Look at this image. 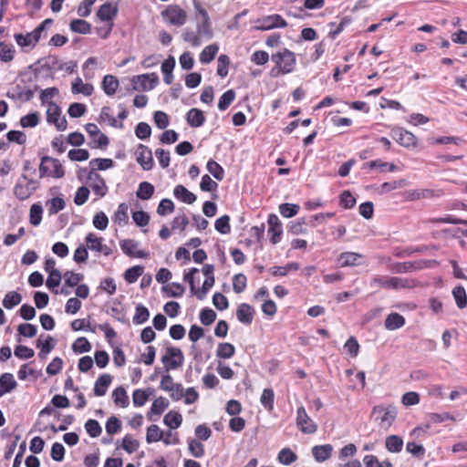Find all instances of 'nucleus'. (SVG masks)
<instances>
[{"label":"nucleus","mask_w":467,"mask_h":467,"mask_svg":"<svg viewBox=\"0 0 467 467\" xmlns=\"http://www.w3.org/2000/svg\"><path fill=\"white\" fill-rule=\"evenodd\" d=\"M72 349L76 353H86L90 351L91 344L86 337H78L75 340L72 345Z\"/></svg>","instance_id":"5fc2aeb1"},{"label":"nucleus","mask_w":467,"mask_h":467,"mask_svg":"<svg viewBox=\"0 0 467 467\" xmlns=\"http://www.w3.org/2000/svg\"><path fill=\"white\" fill-rule=\"evenodd\" d=\"M0 47V60L5 63L12 61L15 57V47L13 45H6L5 43L4 46H1Z\"/></svg>","instance_id":"e2e57ef3"},{"label":"nucleus","mask_w":467,"mask_h":467,"mask_svg":"<svg viewBox=\"0 0 467 467\" xmlns=\"http://www.w3.org/2000/svg\"><path fill=\"white\" fill-rule=\"evenodd\" d=\"M362 257V254L354 252H345L340 254L337 262L341 267L352 266L359 265L358 260Z\"/></svg>","instance_id":"cd10ccee"},{"label":"nucleus","mask_w":467,"mask_h":467,"mask_svg":"<svg viewBox=\"0 0 467 467\" xmlns=\"http://www.w3.org/2000/svg\"><path fill=\"white\" fill-rule=\"evenodd\" d=\"M235 352V348L231 343H220L216 350V356L221 358H231Z\"/></svg>","instance_id":"a19ab883"},{"label":"nucleus","mask_w":467,"mask_h":467,"mask_svg":"<svg viewBox=\"0 0 467 467\" xmlns=\"http://www.w3.org/2000/svg\"><path fill=\"white\" fill-rule=\"evenodd\" d=\"M111 379L112 378L109 374L99 376L94 385V394L99 397L104 396L111 383Z\"/></svg>","instance_id":"bb28decb"},{"label":"nucleus","mask_w":467,"mask_h":467,"mask_svg":"<svg viewBox=\"0 0 467 467\" xmlns=\"http://www.w3.org/2000/svg\"><path fill=\"white\" fill-rule=\"evenodd\" d=\"M230 59L227 55L222 54L217 60V75L224 78L228 74Z\"/></svg>","instance_id":"bf43d9fd"},{"label":"nucleus","mask_w":467,"mask_h":467,"mask_svg":"<svg viewBox=\"0 0 467 467\" xmlns=\"http://www.w3.org/2000/svg\"><path fill=\"white\" fill-rule=\"evenodd\" d=\"M119 79L113 75H106L102 80V88L104 92L112 96L115 94L117 88H119Z\"/></svg>","instance_id":"2f4dec72"},{"label":"nucleus","mask_w":467,"mask_h":467,"mask_svg":"<svg viewBox=\"0 0 467 467\" xmlns=\"http://www.w3.org/2000/svg\"><path fill=\"white\" fill-rule=\"evenodd\" d=\"M438 265V262L436 260H424L418 263H410L406 262L403 264H398L395 267V271L397 273H407L413 269H421L423 267H433Z\"/></svg>","instance_id":"6ab92c4d"},{"label":"nucleus","mask_w":467,"mask_h":467,"mask_svg":"<svg viewBox=\"0 0 467 467\" xmlns=\"http://www.w3.org/2000/svg\"><path fill=\"white\" fill-rule=\"evenodd\" d=\"M442 195L441 190L433 189H413L404 192L406 201L414 202L421 199L438 198Z\"/></svg>","instance_id":"f8f14e48"},{"label":"nucleus","mask_w":467,"mask_h":467,"mask_svg":"<svg viewBox=\"0 0 467 467\" xmlns=\"http://www.w3.org/2000/svg\"><path fill=\"white\" fill-rule=\"evenodd\" d=\"M136 161L144 171H150L153 167L151 150L145 145L140 144L136 150Z\"/></svg>","instance_id":"4468645a"},{"label":"nucleus","mask_w":467,"mask_h":467,"mask_svg":"<svg viewBox=\"0 0 467 467\" xmlns=\"http://www.w3.org/2000/svg\"><path fill=\"white\" fill-rule=\"evenodd\" d=\"M16 386L17 383L14 376L11 373H4L0 377V397L4 396L5 393L11 392Z\"/></svg>","instance_id":"393cba45"},{"label":"nucleus","mask_w":467,"mask_h":467,"mask_svg":"<svg viewBox=\"0 0 467 467\" xmlns=\"http://www.w3.org/2000/svg\"><path fill=\"white\" fill-rule=\"evenodd\" d=\"M43 208L38 203H34L30 208L29 220L30 223L37 226L42 220Z\"/></svg>","instance_id":"864d4df0"},{"label":"nucleus","mask_w":467,"mask_h":467,"mask_svg":"<svg viewBox=\"0 0 467 467\" xmlns=\"http://www.w3.org/2000/svg\"><path fill=\"white\" fill-rule=\"evenodd\" d=\"M154 192L155 188L151 183L148 182H142L139 184L136 196L140 200L146 201L152 197Z\"/></svg>","instance_id":"f704fd0d"},{"label":"nucleus","mask_w":467,"mask_h":467,"mask_svg":"<svg viewBox=\"0 0 467 467\" xmlns=\"http://www.w3.org/2000/svg\"><path fill=\"white\" fill-rule=\"evenodd\" d=\"M182 421V415L177 411L168 412L163 419V422L171 429H177L180 427Z\"/></svg>","instance_id":"37998d69"},{"label":"nucleus","mask_w":467,"mask_h":467,"mask_svg":"<svg viewBox=\"0 0 467 467\" xmlns=\"http://www.w3.org/2000/svg\"><path fill=\"white\" fill-rule=\"evenodd\" d=\"M163 432L160 430L158 425L152 424L148 427L146 441L148 443L156 442L162 439Z\"/></svg>","instance_id":"8fccbe9b"},{"label":"nucleus","mask_w":467,"mask_h":467,"mask_svg":"<svg viewBox=\"0 0 467 467\" xmlns=\"http://www.w3.org/2000/svg\"><path fill=\"white\" fill-rule=\"evenodd\" d=\"M188 449L193 457L201 458L204 455L203 444L196 440H191L189 441Z\"/></svg>","instance_id":"338daca9"},{"label":"nucleus","mask_w":467,"mask_h":467,"mask_svg":"<svg viewBox=\"0 0 467 467\" xmlns=\"http://www.w3.org/2000/svg\"><path fill=\"white\" fill-rule=\"evenodd\" d=\"M85 128L88 135L92 138L94 147H105L109 144L108 137L100 133V130L96 124L88 123Z\"/></svg>","instance_id":"a211bd4d"},{"label":"nucleus","mask_w":467,"mask_h":467,"mask_svg":"<svg viewBox=\"0 0 467 467\" xmlns=\"http://www.w3.org/2000/svg\"><path fill=\"white\" fill-rule=\"evenodd\" d=\"M70 29L78 34H88L91 30V25L82 19H74L70 23Z\"/></svg>","instance_id":"79ce46f5"},{"label":"nucleus","mask_w":467,"mask_h":467,"mask_svg":"<svg viewBox=\"0 0 467 467\" xmlns=\"http://www.w3.org/2000/svg\"><path fill=\"white\" fill-rule=\"evenodd\" d=\"M235 91L234 89H228L220 98L218 102V109L220 110H225L234 100Z\"/></svg>","instance_id":"3c124183"},{"label":"nucleus","mask_w":467,"mask_h":467,"mask_svg":"<svg viewBox=\"0 0 467 467\" xmlns=\"http://www.w3.org/2000/svg\"><path fill=\"white\" fill-rule=\"evenodd\" d=\"M175 58L173 57H169L161 65L163 80L167 85L171 84L173 80L172 70L175 67Z\"/></svg>","instance_id":"c756f323"},{"label":"nucleus","mask_w":467,"mask_h":467,"mask_svg":"<svg viewBox=\"0 0 467 467\" xmlns=\"http://www.w3.org/2000/svg\"><path fill=\"white\" fill-rule=\"evenodd\" d=\"M385 447L389 452H400L403 447V440L398 435L388 436Z\"/></svg>","instance_id":"c9c22d12"},{"label":"nucleus","mask_w":467,"mask_h":467,"mask_svg":"<svg viewBox=\"0 0 467 467\" xmlns=\"http://www.w3.org/2000/svg\"><path fill=\"white\" fill-rule=\"evenodd\" d=\"M88 183L96 195L99 197L106 195L108 192V186L104 179L97 171L88 172Z\"/></svg>","instance_id":"2eb2a0df"},{"label":"nucleus","mask_w":467,"mask_h":467,"mask_svg":"<svg viewBox=\"0 0 467 467\" xmlns=\"http://www.w3.org/2000/svg\"><path fill=\"white\" fill-rule=\"evenodd\" d=\"M37 188V182L34 179H28L26 173H23L16 183L13 192L14 195L25 201L28 199Z\"/></svg>","instance_id":"39448f33"},{"label":"nucleus","mask_w":467,"mask_h":467,"mask_svg":"<svg viewBox=\"0 0 467 467\" xmlns=\"http://www.w3.org/2000/svg\"><path fill=\"white\" fill-rule=\"evenodd\" d=\"M296 424L300 431L306 434L317 431V426L307 415L304 407H299L296 411Z\"/></svg>","instance_id":"ddd939ff"},{"label":"nucleus","mask_w":467,"mask_h":467,"mask_svg":"<svg viewBox=\"0 0 467 467\" xmlns=\"http://www.w3.org/2000/svg\"><path fill=\"white\" fill-rule=\"evenodd\" d=\"M113 161L111 159L97 158L89 161L90 171H105L113 167Z\"/></svg>","instance_id":"e433bc0d"},{"label":"nucleus","mask_w":467,"mask_h":467,"mask_svg":"<svg viewBox=\"0 0 467 467\" xmlns=\"http://www.w3.org/2000/svg\"><path fill=\"white\" fill-rule=\"evenodd\" d=\"M85 242L87 247L92 252L102 254L105 256H109L112 254L111 248L104 244V239L100 236H97L93 233L87 234Z\"/></svg>","instance_id":"9b49d317"},{"label":"nucleus","mask_w":467,"mask_h":467,"mask_svg":"<svg viewBox=\"0 0 467 467\" xmlns=\"http://www.w3.org/2000/svg\"><path fill=\"white\" fill-rule=\"evenodd\" d=\"M372 414L377 416V420H379L380 427L387 430L396 420L397 409L392 405L387 407L379 405L373 408Z\"/></svg>","instance_id":"1a4fd4ad"},{"label":"nucleus","mask_w":467,"mask_h":467,"mask_svg":"<svg viewBox=\"0 0 467 467\" xmlns=\"http://www.w3.org/2000/svg\"><path fill=\"white\" fill-rule=\"evenodd\" d=\"M58 95V89L57 88H48L41 92L40 99L44 106L54 103V99Z\"/></svg>","instance_id":"0e129e2a"},{"label":"nucleus","mask_w":467,"mask_h":467,"mask_svg":"<svg viewBox=\"0 0 467 467\" xmlns=\"http://www.w3.org/2000/svg\"><path fill=\"white\" fill-rule=\"evenodd\" d=\"M130 83L134 90L149 91L159 84V77L156 73L137 75L131 78Z\"/></svg>","instance_id":"6e6552de"},{"label":"nucleus","mask_w":467,"mask_h":467,"mask_svg":"<svg viewBox=\"0 0 467 467\" xmlns=\"http://www.w3.org/2000/svg\"><path fill=\"white\" fill-rule=\"evenodd\" d=\"M255 23L254 29L260 31L271 30L273 28H284L287 26L286 21L277 14L264 16Z\"/></svg>","instance_id":"9d476101"},{"label":"nucleus","mask_w":467,"mask_h":467,"mask_svg":"<svg viewBox=\"0 0 467 467\" xmlns=\"http://www.w3.org/2000/svg\"><path fill=\"white\" fill-rule=\"evenodd\" d=\"M197 33L199 34L201 38H205L206 40L211 39L213 36V32L212 28V24L209 19H202L197 23Z\"/></svg>","instance_id":"72a5a7b5"},{"label":"nucleus","mask_w":467,"mask_h":467,"mask_svg":"<svg viewBox=\"0 0 467 467\" xmlns=\"http://www.w3.org/2000/svg\"><path fill=\"white\" fill-rule=\"evenodd\" d=\"M112 398L116 405H119L122 408H126L129 406V397L123 387L117 388L112 393Z\"/></svg>","instance_id":"58836bf2"},{"label":"nucleus","mask_w":467,"mask_h":467,"mask_svg":"<svg viewBox=\"0 0 467 467\" xmlns=\"http://www.w3.org/2000/svg\"><path fill=\"white\" fill-rule=\"evenodd\" d=\"M416 285L417 282L413 279L388 275H376L370 282V287L376 290L379 288L388 290L410 289L415 287Z\"/></svg>","instance_id":"f257e3e1"},{"label":"nucleus","mask_w":467,"mask_h":467,"mask_svg":"<svg viewBox=\"0 0 467 467\" xmlns=\"http://www.w3.org/2000/svg\"><path fill=\"white\" fill-rule=\"evenodd\" d=\"M452 296L459 308H464L467 306V295L465 289L462 285H458L453 288Z\"/></svg>","instance_id":"c03bdc74"},{"label":"nucleus","mask_w":467,"mask_h":467,"mask_svg":"<svg viewBox=\"0 0 467 467\" xmlns=\"http://www.w3.org/2000/svg\"><path fill=\"white\" fill-rule=\"evenodd\" d=\"M393 139L405 147H410L416 143L415 136L411 132L402 129L393 130Z\"/></svg>","instance_id":"aec40b11"},{"label":"nucleus","mask_w":467,"mask_h":467,"mask_svg":"<svg viewBox=\"0 0 467 467\" xmlns=\"http://www.w3.org/2000/svg\"><path fill=\"white\" fill-rule=\"evenodd\" d=\"M66 202L60 197H55L47 202V207L49 214H56L65 208Z\"/></svg>","instance_id":"de8ad7c7"},{"label":"nucleus","mask_w":467,"mask_h":467,"mask_svg":"<svg viewBox=\"0 0 467 467\" xmlns=\"http://www.w3.org/2000/svg\"><path fill=\"white\" fill-rule=\"evenodd\" d=\"M275 394L272 389H265L260 398V402L266 410H272L274 406Z\"/></svg>","instance_id":"13d9d810"},{"label":"nucleus","mask_w":467,"mask_h":467,"mask_svg":"<svg viewBox=\"0 0 467 467\" xmlns=\"http://www.w3.org/2000/svg\"><path fill=\"white\" fill-rule=\"evenodd\" d=\"M230 217L228 215H223L219 217L214 223L216 231L220 234H227L231 232Z\"/></svg>","instance_id":"6e6d98bb"},{"label":"nucleus","mask_w":467,"mask_h":467,"mask_svg":"<svg viewBox=\"0 0 467 467\" xmlns=\"http://www.w3.org/2000/svg\"><path fill=\"white\" fill-rule=\"evenodd\" d=\"M333 447L330 444L317 445L312 448V454L317 462H323L330 458Z\"/></svg>","instance_id":"4be33fe9"},{"label":"nucleus","mask_w":467,"mask_h":467,"mask_svg":"<svg viewBox=\"0 0 467 467\" xmlns=\"http://www.w3.org/2000/svg\"><path fill=\"white\" fill-rule=\"evenodd\" d=\"M120 248L123 253L130 257L147 258L148 254L144 251L139 250V243L131 240L125 239L120 242Z\"/></svg>","instance_id":"dca6fc26"},{"label":"nucleus","mask_w":467,"mask_h":467,"mask_svg":"<svg viewBox=\"0 0 467 467\" xmlns=\"http://www.w3.org/2000/svg\"><path fill=\"white\" fill-rule=\"evenodd\" d=\"M277 460L281 464L290 465L297 460V456L289 448H284L279 451Z\"/></svg>","instance_id":"ea45409f"},{"label":"nucleus","mask_w":467,"mask_h":467,"mask_svg":"<svg viewBox=\"0 0 467 467\" xmlns=\"http://www.w3.org/2000/svg\"><path fill=\"white\" fill-rule=\"evenodd\" d=\"M161 362L167 371L179 368L184 362L182 351L179 348L167 347Z\"/></svg>","instance_id":"0eeeda50"},{"label":"nucleus","mask_w":467,"mask_h":467,"mask_svg":"<svg viewBox=\"0 0 467 467\" xmlns=\"http://www.w3.org/2000/svg\"><path fill=\"white\" fill-rule=\"evenodd\" d=\"M53 24V20L51 18L45 19L38 26H36L32 32H29L26 35L23 34H15L14 38L16 44L23 50H31L33 49L38 41L42 37L43 32L47 30V28Z\"/></svg>","instance_id":"f03ea898"},{"label":"nucleus","mask_w":467,"mask_h":467,"mask_svg":"<svg viewBox=\"0 0 467 467\" xmlns=\"http://www.w3.org/2000/svg\"><path fill=\"white\" fill-rule=\"evenodd\" d=\"M150 317V312L147 307L142 305L136 306L135 315L133 316V323L140 325L145 323Z\"/></svg>","instance_id":"09e8293b"},{"label":"nucleus","mask_w":467,"mask_h":467,"mask_svg":"<svg viewBox=\"0 0 467 467\" xmlns=\"http://www.w3.org/2000/svg\"><path fill=\"white\" fill-rule=\"evenodd\" d=\"M237 319L246 325H250L254 319V309L248 304H241L236 311Z\"/></svg>","instance_id":"5701e85b"},{"label":"nucleus","mask_w":467,"mask_h":467,"mask_svg":"<svg viewBox=\"0 0 467 467\" xmlns=\"http://www.w3.org/2000/svg\"><path fill=\"white\" fill-rule=\"evenodd\" d=\"M173 194L175 198L182 201V202H185L187 204L193 203L197 197L194 193L190 192L186 187L183 185H177L175 186L173 190Z\"/></svg>","instance_id":"b1692460"},{"label":"nucleus","mask_w":467,"mask_h":467,"mask_svg":"<svg viewBox=\"0 0 467 467\" xmlns=\"http://www.w3.org/2000/svg\"><path fill=\"white\" fill-rule=\"evenodd\" d=\"M405 324V318L399 313H390L385 319V327L388 330H395L400 328Z\"/></svg>","instance_id":"c85d7f7f"},{"label":"nucleus","mask_w":467,"mask_h":467,"mask_svg":"<svg viewBox=\"0 0 467 467\" xmlns=\"http://www.w3.org/2000/svg\"><path fill=\"white\" fill-rule=\"evenodd\" d=\"M84 278L83 274L74 273L72 271H67L64 274L65 286L74 287L78 285Z\"/></svg>","instance_id":"603ef678"},{"label":"nucleus","mask_w":467,"mask_h":467,"mask_svg":"<svg viewBox=\"0 0 467 467\" xmlns=\"http://www.w3.org/2000/svg\"><path fill=\"white\" fill-rule=\"evenodd\" d=\"M143 266H132L125 271L124 278L130 284L135 283L138 280V278L143 274Z\"/></svg>","instance_id":"49530a36"},{"label":"nucleus","mask_w":467,"mask_h":467,"mask_svg":"<svg viewBox=\"0 0 467 467\" xmlns=\"http://www.w3.org/2000/svg\"><path fill=\"white\" fill-rule=\"evenodd\" d=\"M408 185V181L406 179H400L397 181H392L389 182L382 183L378 189L377 192L379 194L388 193L393 190L400 189Z\"/></svg>","instance_id":"7c9ffc66"},{"label":"nucleus","mask_w":467,"mask_h":467,"mask_svg":"<svg viewBox=\"0 0 467 467\" xmlns=\"http://www.w3.org/2000/svg\"><path fill=\"white\" fill-rule=\"evenodd\" d=\"M267 223L269 226L268 234L271 235L270 241L273 244H275L281 240L283 233L281 222L275 214H270Z\"/></svg>","instance_id":"f3484780"},{"label":"nucleus","mask_w":467,"mask_h":467,"mask_svg":"<svg viewBox=\"0 0 467 467\" xmlns=\"http://www.w3.org/2000/svg\"><path fill=\"white\" fill-rule=\"evenodd\" d=\"M68 158L73 161H87L89 157V153L85 149H74L68 151Z\"/></svg>","instance_id":"774afa93"},{"label":"nucleus","mask_w":467,"mask_h":467,"mask_svg":"<svg viewBox=\"0 0 467 467\" xmlns=\"http://www.w3.org/2000/svg\"><path fill=\"white\" fill-rule=\"evenodd\" d=\"M118 15V7L110 3L103 4L97 12V16L101 21H111Z\"/></svg>","instance_id":"412c9836"},{"label":"nucleus","mask_w":467,"mask_h":467,"mask_svg":"<svg viewBox=\"0 0 467 467\" xmlns=\"http://www.w3.org/2000/svg\"><path fill=\"white\" fill-rule=\"evenodd\" d=\"M22 296L19 293L16 291L8 292L3 299V306L6 309H11L20 304Z\"/></svg>","instance_id":"a18cd8bd"},{"label":"nucleus","mask_w":467,"mask_h":467,"mask_svg":"<svg viewBox=\"0 0 467 467\" xmlns=\"http://www.w3.org/2000/svg\"><path fill=\"white\" fill-rule=\"evenodd\" d=\"M271 58L272 61L275 62L276 66H278L277 69H272L271 75L273 77H277L279 73L288 74L295 68L296 61L295 53L286 48L272 55Z\"/></svg>","instance_id":"7ed1b4c3"},{"label":"nucleus","mask_w":467,"mask_h":467,"mask_svg":"<svg viewBox=\"0 0 467 467\" xmlns=\"http://www.w3.org/2000/svg\"><path fill=\"white\" fill-rule=\"evenodd\" d=\"M168 406L169 401L163 397H159L153 401L150 411L152 414L161 415Z\"/></svg>","instance_id":"680f3d73"},{"label":"nucleus","mask_w":467,"mask_h":467,"mask_svg":"<svg viewBox=\"0 0 467 467\" xmlns=\"http://www.w3.org/2000/svg\"><path fill=\"white\" fill-rule=\"evenodd\" d=\"M299 211V205L293 203H282L279 205V213L285 218L295 216Z\"/></svg>","instance_id":"052dcab7"},{"label":"nucleus","mask_w":467,"mask_h":467,"mask_svg":"<svg viewBox=\"0 0 467 467\" xmlns=\"http://www.w3.org/2000/svg\"><path fill=\"white\" fill-rule=\"evenodd\" d=\"M152 393L153 390L151 389H147L146 390L136 389L132 395L133 404L136 407L143 406Z\"/></svg>","instance_id":"4c0bfd02"},{"label":"nucleus","mask_w":467,"mask_h":467,"mask_svg":"<svg viewBox=\"0 0 467 467\" xmlns=\"http://www.w3.org/2000/svg\"><path fill=\"white\" fill-rule=\"evenodd\" d=\"M40 178L51 176L54 178H62L65 174L62 164L57 159L44 156L39 165Z\"/></svg>","instance_id":"423d86ee"},{"label":"nucleus","mask_w":467,"mask_h":467,"mask_svg":"<svg viewBox=\"0 0 467 467\" xmlns=\"http://www.w3.org/2000/svg\"><path fill=\"white\" fill-rule=\"evenodd\" d=\"M206 168L208 171L216 179L219 181H222L223 179L224 171L222 168L221 165H219L216 161L213 160H210L207 162Z\"/></svg>","instance_id":"4d7b16f0"},{"label":"nucleus","mask_w":467,"mask_h":467,"mask_svg":"<svg viewBox=\"0 0 467 467\" xmlns=\"http://www.w3.org/2000/svg\"><path fill=\"white\" fill-rule=\"evenodd\" d=\"M162 19L170 26H182L187 21V12L178 5H169L161 12Z\"/></svg>","instance_id":"20e7f679"},{"label":"nucleus","mask_w":467,"mask_h":467,"mask_svg":"<svg viewBox=\"0 0 467 467\" xmlns=\"http://www.w3.org/2000/svg\"><path fill=\"white\" fill-rule=\"evenodd\" d=\"M93 90V85L90 83H84L81 78H77L72 82L71 91L73 94H83L85 96H90Z\"/></svg>","instance_id":"a878e982"},{"label":"nucleus","mask_w":467,"mask_h":467,"mask_svg":"<svg viewBox=\"0 0 467 467\" xmlns=\"http://www.w3.org/2000/svg\"><path fill=\"white\" fill-rule=\"evenodd\" d=\"M218 50L219 47L217 44H212L205 47L200 54V62L202 64H209L214 59Z\"/></svg>","instance_id":"473e14b6"},{"label":"nucleus","mask_w":467,"mask_h":467,"mask_svg":"<svg viewBox=\"0 0 467 467\" xmlns=\"http://www.w3.org/2000/svg\"><path fill=\"white\" fill-rule=\"evenodd\" d=\"M85 429L88 435L92 438L99 437L102 432V429L96 420H88L85 423Z\"/></svg>","instance_id":"69168bd1"}]
</instances>
